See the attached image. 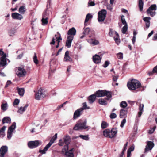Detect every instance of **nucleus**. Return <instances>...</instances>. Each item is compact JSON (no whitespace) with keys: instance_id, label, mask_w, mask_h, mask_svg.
<instances>
[{"instance_id":"nucleus-41","label":"nucleus","mask_w":157,"mask_h":157,"mask_svg":"<svg viewBox=\"0 0 157 157\" xmlns=\"http://www.w3.org/2000/svg\"><path fill=\"white\" fill-rule=\"evenodd\" d=\"M108 125V124L105 121H102L101 124V127L102 129H105L107 128Z\"/></svg>"},{"instance_id":"nucleus-64","label":"nucleus","mask_w":157,"mask_h":157,"mask_svg":"<svg viewBox=\"0 0 157 157\" xmlns=\"http://www.w3.org/2000/svg\"><path fill=\"white\" fill-rule=\"evenodd\" d=\"M152 40H157V33L155 34L153 36Z\"/></svg>"},{"instance_id":"nucleus-19","label":"nucleus","mask_w":157,"mask_h":157,"mask_svg":"<svg viewBox=\"0 0 157 157\" xmlns=\"http://www.w3.org/2000/svg\"><path fill=\"white\" fill-rule=\"evenodd\" d=\"M6 57L5 56L1 57L0 58V66L3 67L7 64V62L6 60Z\"/></svg>"},{"instance_id":"nucleus-20","label":"nucleus","mask_w":157,"mask_h":157,"mask_svg":"<svg viewBox=\"0 0 157 157\" xmlns=\"http://www.w3.org/2000/svg\"><path fill=\"white\" fill-rule=\"evenodd\" d=\"M28 105L26 104L24 107H21L20 108H18V109L17 111V112L20 114H22L25 111L27 107H28Z\"/></svg>"},{"instance_id":"nucleus-30","label":"nucleus","mask_w":157,"mask_h":157,"mask_svg":"<svg viewBox=\"0 0 157 157\" xmlns=\"http://www.w3.org/2000/svg\"><path fill=\"white\" fill-rule=\"evenodd\" d=\"M26 8L25 6H21L19 9V12L21 14H23L25 13L26 11Z\"/></svg>"},{"instance_id":"nucleus-43","label":"nucleus","mask_w":157,"mask_h":157,"mask_svg":"<svg viewBox=\"0 0 157 157\" xmlns=\"http://www.w3.org/2000/svg\"><path fill=\"white\" fill-rule=\"evenodd\" d=\"M92 16L90 14L88 13L87 14L85 21V25L86 23L87 22L89 19L92 18Z\"/></svg>"},{"instance_id":"nucleus-3","label":"nucleus","mask_w":157,"mask_h":157,"mask_svg":"<svg viewBox=\"0 0 157 157\" xmlns=\"http://www.w3.org/2000/svg\"><path fill=\"white\" fill-rule=\"evenodd\" d=\"M57 134L56 133L53 137L51 139L49 142L45 146L43 150H40L39 152L42 154L46 153V151L51 147V145L54 143L57 138Z\"/></svg>"},{"instance_id":"nucleus-39","label":"nucleus","mask_w":157,"mask_h":157,"mask_svg":"<svg viewBox=\"0 0 157 157\" xmlns=\"http://www.w3.org/2000/svg\"><path fill=\"white\" fill-rule=\"evenodd\" d=\"M144 2L143 0H139V6L140 11H142L143 9Z\"/></svg>"},{"instance_id":"nucleus-27","label":"nucleus","mask_w":157,"mask_h":157,"mask_svg":"<svg viewBox=\"0 0 157 157\" xmlns=\"http://www.w3.org/2000/svg\"><path fill=\"white\" fill-rule=\"evenodd\" d=\"M87 41L90 44H93L94 45H97L99 43V42L98 40L94 39L87 40Z\"/></svg>"},{"instance_id":"nucleus-35","label":"nucleus","mask_w":157,"mask_h":157,"mask_svg":"<svg viewBox=\"0 0 157 157\" xmlns=\"http://www.w3.org/2000/svg\"><path fill=\"white\" fill-rule=\"evenodd\" d=\"M110 132V129H107L104 130L103 132V135L105 137H109V133Z\"/></svg>"},{"instance_id":"nucleus-55","label":"nucleus","mask_w":157,"mask_h":157,"mask_svg":"<svg viewBox=\"0 0 157 157\" xmlns=\"http://www.w3.org/2000/svg\"><path fill=\"white\" fill-rule=\"evenodd\" d=\"M126 120L125 118H124V119L121 122V124L120 125V126L121 128L123 127L124 126V124H125V123H126Z\"/></svg>"},{"instance_id":"nucleus-48","label":"nucleus","mask_w":157,"mask_h":157,"mask_svg":"<svg viewBox=\"0 0 157 157\" xmlns=\"http://www.w3.org/2000/svg\"><path fill=\"white\" fill-rule=\"evenodd\" d=\"M128 29V25H124L122 29V32L123 34H125Z\"/></svg>"},{"instance_id":"nucleus-24","label":"nucleus","mask_w":157,"mask_h":157,"mask_svg":"<svg viewBox=\"0 0 157 157\" xmlns=\"http://www.w3.org/2000/svg\"><path fill=\"white\" fill-rule=\"evenodd\" d=\"M144 105L143 104H140L139 106V111L138 113L137 117H140L141 115L142 112L143 111Z\"/></svg>"},{"instance_id":"nucleus-5","label":"nucleus","mask_w":157,"mask_h":157,"mask_svg":"<svg viewBox=\"0 0 157 157\" xmlns=\"http://www.w3.org/2000/svg\"><path fill=\"white\" fill-rule=\"evenodd\" d=\"M86 122L85 121L83 123H77L74 127L73 129L77 130L79 129H85L88 128V127L86 126Z\"/></svg>"},{"instance_id":"nucleus-26","label":"nucleus","mask_w":157,"mask_h":157,"mask_svg":"<svg viewBox=\"0 0 157 157\" xmlns=\"http://www.w3.org/2000/svg\"><path fill=\"white\" fill-rule=\"evenodd\" d=\"M16 32V29L13 28L10 29L8 32V34L10 36L12 37L15 35Z\"/></svg>"},{"instance_id":"nucleus-50","label":"nucleus","mask_w":157,"mask_h":157,"mask_svg":"<svg viewBox=\"0 0 157 157\" xmlns=\"http://www.w3.org/2000/svg\"><path fill=\"white\" fill-rule=\"evenodd\" d=\"M117 56L119 59H123V54L121 52H119L117 54Z\"/></svg>"},{"instance_id":"nucleus-16","label":"nucleus","mask_w":157,"mask_h":157,"mask_svg":"<svg viewBox=\"0 0 157 157\" xmlns=\"http://www.w3.org/2000/svg\"><path fill=\"white\" fill-rule=\"evenodd\" d=\"M128 113L127 109H121L120 113V118H125L127 117Z\"/></svg>"},{"instance_id":"nucleus-33","label":"nucleus","mask_w":157,"mask_h":157,"mask_svg":"<svg viewBox=\"0 0 157 157\" xmlns=\"http://www.w3.org/2000/svg\"><path fill=\"white\" fill-rule=\"evenodd\" d=\"M10 118L8 117H4L2 120V123L3 124L5 123H10L11 122Z\"/></svg>"},{"instance_id":"nucleus-18","label":"nucleus","mask_w":157,"mask_h":157,"mask_svg":"<svg viewBox=\"0 0 157 157\" xmlns=\"http://www.w3.org/2000/svg\"><path fill=\"white\" fill-rule=\"evenodd\" d=\"M63 61L64 62L72 61V59L69 56V51H66L65 53Z\"/></svg>"},{"instance_id":"nucleus-46","label":"nucleus","mask_w":157,"mask_h":157,"mask_svg":"<svg viewBox=\"0 0 157 157\" xmlns=\"http://www.w3.org/2000/svg\"><path fill=\"white\" fill-rule=\"evenodd\" d=\"M33 61L34 63L36 64H37L38 63L39 61L37 59V57L36 55V53H35L34 54V56L33 58Z\"/></svg>"},{"instance_id":"nucleus-1","label":"nucleus","mask_w":157,"mask_h":157,"mask_svg":"<svg viewBox=\"0 0 157 157\" xmlns=\"http://www.w3.org/2000/svg\"><path fill=\"white\" fill-rule=\"evenodd\" d=\"M127 86L130 90H135L141 86V84L137 80L134 79H132L130 82L128 83Z\"/></svg>"},{"instance_id":"nucleus-4","label":"nucleus","mask_w":157,"mask_h":157,"mask_svg":"<svg viewBox=\"0 0 157 157\" xmlns=\"http://www.w3.org/2000/svg\"><path fill=\"white\" fill-rule=\"evenodd\" d=\"M107 14V11L105 9H102L98 13V20L99 22L104 21Z\"/></svg>"},{"instance_id":"nucleus-47","label":"nucleus","mask_w":157,"mask_h":157,"mask_svg":"<svg viewBox=\"0 0 157 157\" xmlns=\"http://www.w3.org/2000/svg\"><path fill=\"white\" fill-rule=\"evenodd\" d=\"M120 105L121 107L125 108L127 106V104L126 102L123 101L121 103Z\"/></svg>"},{"instance_id":"nucleus-36","label":"nucleus","mask_w":157,"mask_h":157,"mask_svg":"<svg viewBox=\"0 0 157 157\" xmlns=\"http://www.w3.org/2000/svg\"><path fill=\"white\" fill-rule=\"evenodd\" d=\"M147 13L149 14L150 16L151 17L154 16L156 13L155 11H153V10H151L150 9H148L147 10Z\"/></svg>"},{"instance_id":"nucleus-54","label":"nucleus","mask_w":157,"mask_h":157,"mask_svg":"<svg viewBox=\"0 0 157 157\" xmlns=\"http://www.w3.org/2000/svg\"><path fill=\"white\" fill-rule=\"evenodd\" d=\"M20 102L19 100L18 99H16L14 100V101L13 102V106L17 105H18Z\"/></svg>"},{"instance_id":"nucleus-29","label":"nucleus","mask_w":157,"mask_h":157,"mask_svg":"<svg viewBox=\"0 0 157 157\" xmlns=\"http://www.w3.org/2000/svg\"><path fill=\"white\" fill-rule=\"evenodd\" d=\"M96 97L95 94L90 96L88 98L89 102L90 103H93Z\"/></svg>"},{"instance_id":"nucleus-44","label":"nucleus","mask_w":157,"mask_h":157,"mask_svg":"<svg viewBox=\"0 0 157 157\" xmlns=\"http://www.w3.org/2000/svg\"><path fill=\"white\" fill-rule=\"evenodd\" d=\"M41 21L43 25L47 24L48 22V17H43L41 20Z\"/></svg>"},{"instance_id":"nucleus-7","label":"nucleus","mask_w":157,"mask_h":157,"mask_svg":"<svg viewBox=\"0 0 157 157\" xmlns=\"http://www.w3.org/2000/svg\"><path fill=\"white\" fill-rule=\"evenodd\" d=\"M16 75L19 77L25 76L26 74V72L23 67H18L17 68Z\"/></svg>"},{"instance_id":"nucleus-23","label":"nucleus","mask_w":157,"mask_h":157,"mask_svg":"<svg viewBox=\"0 0 157 157\" xmlns=\"http://www.w3.org/2000/svg\"><path fill=\"white\" fill-rule=\"evenodd\" d=\"M109 34L110 36H115L119 37V34L116 31L113 30L112 29H109Z\"/></svg>"},{"instance_id":"nucleus-58","label":"nucleus","mask_w":157,"mask_h":157,"mask_svg":"<svg viewBox=\"0 0 157 157\" xmlns=\"http://www.w3.org/2000/svg\"><path fill=\"white\" fill-rule=\"evenodd\" d=\"M83 106L82 108H82L83 109V110L84 109H89L90 107H87L86 103V102H84L83 104Z\"/></svg>"},{"instance_id":"nucleus-37","label":"nucleus","mask_w":157,"mask_h":157,"mask_svg":"<svg viewBox=\"0 0 157 157\" xmlns=\"http://www.w3.org/2000/svg\"><path fill=\"white\" fill-rule=\"evenodd\" d=\"M79 137H80L81 138L86 140H89V137L88 135H80ZM78 137H75V138H78Z\"/></svg>"},{"instance_id":"nucleus-42","label":"nucleus","mask_w":157,"mask_h":157,"mask_svg":"<svg viewBox=\"0 0 157 157\" xmlns=\"http://www.w3.org/2000/svg\"><path fill=\"white\" fill-rule=\"evenodd\" d=\"M69 144H66V145H65L63 147V148L62 150V152L63 154H64V152L67 151L68 149V145Z\"/></svg>"},{"instance_id":"nucleus-22","label":"nucleus","mask_w":157,"mask_h":157,"mask_svg":"<svg viewBox=\"0 0 157 157\" xmlns=\"http://www.w3.org/2000/svg\"><path fill=\"white\" fill-rule=\"evenodd\" d=\"M76 33V30L75 28L74 27L70 29L67 32V35L68 36L71 35L73 36L75 35Z\"/></svg>"},{"instance_id":"nucleus-57","label":"nucleus","mask_w":157,"mask_h":157,"mask_svg":"<svg viewBox=\"0 0 157 157\" xmlns=\"http://www.w3.org/2000/svg\"><path fill=\"white\" fill-rule=\"evenodd\" d=\"M0 55L2 57L5 56V57H6V54L4 53L2 49H0Z\"/></svg>"},{"instance_id":"nucleus-40","label":"nucleus","mask_w":157,"mask_h":157,"mask_svg":"<svg viewBox=\"0 0 157 157\" xmlns=\"http://www.w3.org/2000/svg\"><path fill=\"white\" fill-rule=\"evenodd\" d=\"M99 103L101 105H105L107 104V102L104 99H100L98 100Z\"/></svg>"},{"instance_id":"nucleus-63","label":"nucleus","mask_w":157,"mask_h":157,"mask_svg":"<svg viewBox=\"0 0 157 157\" xmlns=\"http://www.w3.org/2000/svg\"><path fill=\"white\" fill-rule=\"evenodd\" d=\"M64 143L62 140L60 139L59 140V145L60 146H62L64 144Z\"/></svg>"},{"instance_id":"nucleus-31","label":"nucleus","mask_w":157,"mask_h":157,"mask_svg":"<svg viewBox=\"0 0 157 157\" xmlns=\"http://www.w3.org/2000/svg\"><path fill=\"white\" fill-rule=\"evenodd\" d=\"M8 104L7 103L6 101H5V103H3L1 105V109L3 111H6V110L8 109Z\"/></svg>"},{"instance_id":"nucleus-15","label":"nucleus","mask_w":157,"mask_h":157,"mask_svg":"<svg viewBox=\"0 0 157 157\" xmlns=\"http://www.w3.org/2000/svg\"><path fill=\"white\" fill-rule=\"evenodd\" d=\"M92 59L94 62L97 64L101 62V57L99 55L95 54L93 56Z\"/></svg>"},{"instance_id":"nucleus-32","label":"nucleus","mask_w":157,"mask_h":157,"mask_svg":"<svg viewBox=\"0 0 157 157\" xmlns=\"http://www.w3.org/2000/svg\"><path fill=\"white\" fill-rule=\"evenodd\" d=\"M134 149V146H132L128 150L127 154V157H130L131 155V152Z\"/></svg>"},{"instance_id":"nucleus-25","label":"nucleus","mask_w":157,"mask_h":157,"mask_svg":"<svg viewBox=\"0 0 157 157\" xmlns=\"http://www.w3.org/2000/svg\"><path fill=\"white\" fill-rule=\"evenodd\" d=\"M64 142L66 144H69L71 141V138L68 135H67L63 137Z\"/></svg>"},{"instance_id":"nucleus-49","label":"nucleus","mask_w":157,"mask_h":157,"mask_svg":"<svg viewBox=\"0 0 157 157\" xmlns=\"http://www.w3.org/2000/svg\"><path fill=\"white\" fill-rule=\"evenodd\" d=\"M90 30V29L89 28H86L84 29V31L83 33V34L86 35H88L89 33Z\"/></svg>"},{"instance_id":"nucleus-13","label":"nucleus","mask_w":157,"mask_h":157,"mask_svg":"<svg viewBox=\"0 0 157 157\" xmlns=\"http://www.w3.org/2000/svg\"><path fill=\"white\" fill-rule=\"evenodd\" d=\"M8 151V147L6 146H2L0 149V157H4L5 154Z\"/></svg>"},{"instance_id":"nucleus-45","label":"nucleus","mask_w":157,"mask_h":157,"mask_svg":"<svg viewBox=\"0 0 157 157\" xmlns=\"http://www.w3.org/2000/svg\"><path fill=\"white\" fill-rule=\"evenodd\" d=\"M150 9L151 10H156L157 9V6L156 4H153L151 5L148 9Z\"/></svg>"},{"instance_id":"nucleus-14","label":"nucleus","mask_w":157,"mask_h":157,"mask_svg":"<svg viewBox=\"0 0 157 157\" xmlns=\"http://www.w3.org/2000/svg\"><path fill=\"white\" fill-rule=\"evenodd\" d=\"M117 132V128H113L111 130L110 129V132L109 133V138H112L116 136Z\"/></svg>"},{"instance_id":"nucleus-11","label":"nucleus","mask_w":157,"mask_h":157,"mask_svg":"<svg viewBox=\"0 0 157 157\" xmlns=\"http://www.w3.org/2000/svg\"><path fill=\"white\" fill-rule=\"evenodd\" d=\"M73 38L74 37L73 36L69 35L67 36L65 44V45L67 48H70L71 47Z\"/></svg>"},{"instance_id":"nucleus-56","label":"nucleus","mask_w":157,"mask_h":157,"mask_svg":"<svg viewBox=\"0 0 157 157\" xmlns=\"http://www.w3.org/2000/svg\"><path fill=\"white\" fill-rule=\"evenodd\" d=\"M156 128V126H154L153 128H151L149 130L148 133L150 134H152L154 132Z\"/></svg>"},{"instance_id":"nucleus-59","label":"nucleus","mask_w":157,"mask_h":157,"mask_svg":"<svg viewBox=\"0 0 157 157\" xmlns=\"http://www.w3.org/2000/svg\"><path fill=\"white\" fill-rule=\"evenodd\" d=\"M48 11H46L43 14V17H48Z\"/></svg>"},{"instance_id":"nucleus-17","label":"nucleus","mask_w":157,"mask_h":157,"mask_svg":"<svg viewBox=\"0 0 157 157\" xmlns=\"http://www.w3.org/2000/svg\"><path fill=\"white\" fill-rule=\"evenodd\" d=\"M11 16L13 18L20 20L23 18L21 14L17 13H12Z\"/></svg>"},{"instance_id":"nucleus-8","label":"nucleus","mask_w":157,"mask_h":157,"mask_svg":"<svg viewBox=\"0 0 157 157\" xmlns=\"http://www.w3.org/2000/svg\"><path fill=\"white\" fill-rule=\"evenodd\" d=\"M16 128V123L13 122L12 123V125L9 128L7 132V138L8 139H11L12 136V133L14 130Z\"/></svg>"},{"instance_id":"nucleus-34","label":"nucleus","mask_w":157,"mask_h":157,"mask_svg":"<svg viewBox=\"0 0 157 157\" xmlns=\"http://www.w3.org/2000/svg\"><path fill=\"white\" fill-rule=\"evenodd\" d=\"M6 127L3 126L1 129L0 131V136L2 138L4 137L5 135V131L6 129Z\"/></svg>"},{"instance_id":"nucleus-60","label":"nucleus","mask_w":157,"mask_h":157,"mask_svg":"<svg viewBox=\"0 0 157 157\" xmlns=\"http://www.w3.org/2000/svg\"><path fill=\"white\" fill-rule=\"evenodd\" d=\"M24 55V53L23 52L21 54L18 55L17 56L16 59H21L23 56Z\"/></svg>"},{"instance_id":"nucleus-28","label":"nucleus","mask_w":157,"mask_h":157,"mask_svg":"<svg viewBox=\"0 0 157 157\" xmlns=\"http://www.w3.org/2000/svg\"><path fill=\"white\" fill-rule=\"evenodd\" d=\"M17 90L19 95L21 96H23L25 92L24 89L23 88H19L17 87Z\"/></svg>"},{"instance_id":"nucleus-51","label":"nucleus","mask_w":157,"mask_h":157,"mask_svg":"<svg viewBox=\"0 0 157 157\" xmlns=\"http://www.w3.org/2000/svg\"><path fill=\"white\" fill-rule=\"evenodd\" d=\"M121 22L124 25H127V24L125 20V18H124V16L123 15L121 17Z\"/></svg>"},{"instance_id":"nucleus-12","label":"nucleus","mask_w":157,"mask_h":157,"mask_svg":"<svg viewBox=\"0 0 157 157\" xmlns=\"http://www.w3.org/2000/svg\"><path fill=\"white\" fill-rule=\"evenodd\" d=\"M154 145V143L151 141L147 142V145L145 149V152H147L149 150H151Z\"/></svg>"},{"instance_id":"nucleus-38","label":"nucleus","mask_w":157,"mask_h":157,"mask_svg":"<svg viewBox=\"0 0 157 157\" xmlns=\"http://www.w3.org/2000/svg\"><path fill=\"white\" fill-rule=\"evenodd\" d=\"M64 155L67 157H73L74 156L73 152L69 151L65 152Z\"/></svg>"},{"instance_id":"nucleus-52","label":"nucleus","mask_w":157,"mask_h":157,"mask_svg":"<svg viewBox=\"0 0 157 157\" xmlns=\"http://www.w3.org/2000/svg\"><path fill=\"white\" fill-rule=\"evenodd\" d=\"M119 37H117V36H116V37L115 36L113 37L114 39L116 42V43L118 45L119 44H120V40L119 38Z\"/></svg>"},{"instance_id":"nucleus-61","label":"nucleus","mask_w":157,"mask_h":157,"mask_svg":"<svg viewBox=\"0 0 157 157\" xmlns=\"http://www.w3.org/2000/svg\"><path fill=\"white\" fill-rule=\"evenodd\" d=\"M117 117L116 114L115 113H111L110 116V117L111 119L115 118Z\"/></svg>"},{"instance_id":"nucleus-9","label":"nucleus","mask_w":157,"mask_h":157,"mask_svg":"<svg viewBox=\"0 0 157 157\" xmlns=\"http://www.w3.org/2000/svg\"><path fill=\"white\" fill-rule=\"evenodd\" d=\"M45 96V95L44 93L43 90L40 88L36 93L35 98L37 100H39L41 97H44Z\"/></svg>"},{"instance_id":"nucleus-2","label":"nucleus","mask_w":157,"mask_h":157,"mask_svg":"<svg viewBox=\"0 0 157 157\" xmlns=\"http://www.w3.org/2000/svg\"><path fill=\"white\" fill-rule=\"evenodd\" d=\"M95 95L96 97H100L106 96L108 98L106 99L109 100L112 97V93L110 91L105 90H98L95 93Z\"/></svg>"},{"instance_id":"nucleus-53","label":"nucleus","mask_w":157,"mask_h":157,"mask_svg":"<svg viewBox=\"0 0 157 157\" xmlns=\"http://www.w3.org/2000/svg\"><path fill=\"white\" fill-rule=\"evenodd\" d=\"M155 72L157 73V66L154 68L152 72H149L148 73V75H152L153 73Z\"/></svg>"},{"instance_id":"nucleus-6","label":"nucleus","mask_w":157,"mask_h":157,"mask_svg":"<svg viewBox=\"0 0 157 157\" xmlns=\"http://www.w3.org/2000/svg\"><path fill=\"white\" fill-rule=\"evenodd\" d=\"M42 144V142L40 140L30 141L28 143V147L31 149L35 148Z\"/></svg>"},{"instance_id":"nucleus-21","label":"nucleus","mask_w":157,"mask_h":157,"mask_svg":"<svg viewBox=\"0 0 157 157\" xmlns=\"http://www.w3.org/2000/svg\"><path fill=\"white\" fill-rule=\"evenodd\" d=\"M151 19L150 17H145L143 18V20L145 22L146 27L147 28H148L150 26V21Z\"/></svg>"},{"instance_id":"nucleus-10","label":"nucleus","mask_w":157,"mask_h":157,"mask_svg":"<svg viewBox=\"0 0 157 157\" xmlns=\"http://www.w3.org/2000/svg\"><path fill=\"white\" fill-rule=\"evenodd\" d=\"M83 111L82 108H79L76 110L74 113L73 119H75L79 117L82 113Z\"/></svg>"},{"instance_id":"nucleus-62","label":"nucleus","mask_w":157,"mask_h":157,"mask_svg":"<svg viewBox=\"0 0 157 157\" xmlns=\"http://www.w3.org/2000/svg\"><path fill=\"white\" fill-rule=\"evenodd\" d=\"M109 64V62L108 61H106L105 62L104 64L103 65V66L105 67H106Z\"/></svg>"}]
</instances>
